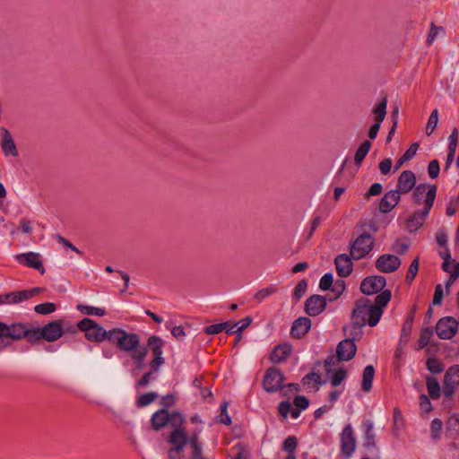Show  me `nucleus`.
<instances>
[{"instance_id": "obj_15", "label": "nucleus", "mask_w": 459, "mask_h": 459, "mask_svg": "<svg viewBox=\"0 0 459 459\" xmlns=\"http://www.w3.org/2000/svg\"><path fill=\"white\" fill-rule=\"evenodd\" d=\"M16 260L22 265L39 271L41 274L45 273L41 256L38 253L28 252L20 254L16 256Z\"/></svg>"}, {"instance_id": "obj_60", "label": "nucleus", "mask_w": 459, "mask_h": 459, "mask_svg": "<svg viewBox=\"0 0 459 459\" xmlns=\"http://www.w3.org/2000/svg\"><path fill=\"white\" fill-rule=\"evenodd\" d=\"M459 277V266L455 265L453 269V273L450 274L449 279L446 282V288L448 289L454 282L456 281V279Z\"/></svg>"}, {"instance_id": "obj_63", "label": "nucleus", "mask_w": 459, "mask_h": 459, "mask_svg": "<svg viewBox=\"0 0 459 459\" xmlns=\"http://www.w3.org/2000/svg\"><path fill=\"white\" fill-rule=\"evenodd\" d=\"M154 379L152 372L145 373L143 377L139 380L138 385L141 386H147L152 380Z\"/></svg>"}, {"instance_id": "obj_35", "label": "nucleus", "mask_w": 459, "mask_h": 459, "mask_svg": "<svg viewBox=\"0 0 459 459\" xmlns=\"http://www.w3.org/2000/svg\"><path fill=\"white\" fill-rule=\"evenodd\" d=\"M418 150L417 144H412L411 147L401 156V158L397 160L394 166V171L399 169L400 167L406 161L411 160L413 156L416 154Z\"/></svg>"}, {"instance_id": "obj_23", "label": "nucleus", "mask_w": 459, "mask_h": 459, "mask_svg": "<svg viewBox=\"0 0 459 459\" xmlns=\"http://www.w3.org/2000/svg\"><path fill=\"white\" fill-rule=\"evenodd\" d=\"M292 352V348L288 343L276 346L270 355V359L273 363H281L284 361Z\"/></svg>"}, {"instance_id": "obj_28", "label": "nucleus", "mask_w": 459, "mask_h": 459, "mask_svg": "<svg viewBox=\"0 0 459 459\" xmlns=\"http://www.w3.org/2000/svg\"><path fill=\"white\" fill-rule=\"evenodd\" d=\"M29 291L21 290L0 296V303L17 304L30 299Z\"/></svg>"}, {"instance_id": "obj_25", "label": "nucleus", "mask_w": 459, "mask_h": 459, "mask_svg": "<svg viewBox=\"0 0 459 459\" xmlns=\"http://www.w3.org/2000/svg\"><path fill=\"white\" fill-rule=\"evenodd\" d=\"M446 388H450L449 393H452L455 386L459 385V365L450 367L444 377Z\"/></svg>"}, {"instance_id": "obj_39", "label": "nucleus", "mask_w": 459, "mask_h": 459, "mask_svg": "<svg viewBox=\"0 0 459 459\" xmlns=\"http://www.w3.org/2000/svg\"><path fill=\"white\" fill-rule=\"evenodd\" d=\"M391 299V292L389 290H381V292L375 298L373 306L379 307L382 309L385 307Z\"/></svg>"}, {"instance_id": "obj_14", "label": "nucleus", "mask_w": 459, "mask_h": 459, "mask_svg": "<svg viewBox=\"0 0 459 459\" xmlns=\"http://www.w3.org/2000/svg\"><path fill=\"white\" fill-rule=\"evenodd\" d=\"M401 265V259L390 254L380 255L376 261V267L382 273H389L396 271Z\"/></svg>"}, {"instance_id": "obj_41", "label": "nucleus", "mask_w": 459, "mask_h": 459, "mask_svg": "<svg viewBox=\"0 0 459 459\" xmlns=\"http://www.w3.org/2000/svg\"><path fill=\"white\" fill-rule=\"evenodd\" d=\"M158 397V394L154 392L145 393L141 394L137 399V405L140 407H144L151 404L154 402Z\"/></svg>"}, {"instance_id": "obj_2", "label": "nucleus", "mask_w": 459, "mask_h": 459, "mask_svg": "<svg viewBox=\"0 0 459 459\" xmlns=\"http://www.w3.org/2000/svg\"><path fill=\"white\" fill-rule=\"evenodd\" d=\"M437 190L435 185L426 183L420 184L415 187L412 193V202L417 205L423 204V208L415 212L407 220L406 225L410 231H415L423 225L434 204Z\"/></svg>"}, {"instance_id": "obj_4", "label": "nucleus", "mask_w": 459, "mask_h": 459, "mask_svg": "<svg viewBox=\"0 0 459 459\" xmlns=\"http://www.w3.org/2000/svg\"><path fill=\"white\" fill-rule=\"evenodd\" d=\"M383 309L373 303L368 299H361L357 304L352 313V322L355 325L361 327L367 325L375 326L379 322Z\"/></svg>"}, {"instance_id": "obj_56", "label": "nucleus", "mask_w": 459, "mask_h": 459, "mask_svg": "<svg viewBox=\"0 0 459 459\" xmlns=\"http://www.w3.org/2000/svg\"><path fill=\"white\" fill-rule=\"evenodd\" d=\"M440 31H443V28L442 27H437V26L434 25L433 23L431 24V28H430L429 33V35L427 37V43H428V45H431L435 41L437 34Z\"/></svg>"}, {"instance_id": "obj_50", "label": "nucleus", "mask_w": 459, "mask_h": 459, "mask_svg": "<svg viewBox=\"0 0 459 459\" xmlns=\"http://www.w3.org/2000/svg\"><path fill=\"white\" fill-rule=\"evenodd\" d=\"M345 290V283L342 280H338L333 283L331 290L334 294V299H337Z\"/></svg>"}, {"instance_id": "obj_42", "label": "nucleus", "mask_w": 459, "mask_h": 459, "mask_svg": "<svg viewBox=\"0 0 459 459\" xmlns=\"http://www.w3.org/2000/svg\"><path fill=\"white\" fill-rule=\"evenodd\" d=\"M298 446V439L294 436H290L282 443V449L289 453V455H295V450Z\"/></svg>"}, {"instance_id": "obj_38", "label": "nucleus", "mask_w": 459, "mask_h": 459, "mask_svg": "<svg viewBox=\"0 0 459 459\" xmlns=\"http://www.w3.org/2000/svg\"><path fill=\"white\" fill-rule=\"evenodd\" d=\"M438 123V110L436 108L434 109L428 120L427 126H426V134L428 135H430L435 131L437 125Z\"/></svg>"}, {"instance_id": "obj_61", "label": "nucleus", "mask_w": 459, "mask_h": 459, "mask_svg": "<svg viewBox=\"0 0 459 459\" xmlns=\"http://www.w3.org/2000/svg\"><path fill=\"white\" fill-rule=\"evenodd\" d=\"M273 292H274V289L273 288H272V287L265 288V289L260 290L256 293L255 297H256V299L262 300V299L267 298L268 296H270L271 294H273Z\"/></svg>"}, {"instance_id": "obj_21", "label": "nucleus", "mask_w": 459, "mask_h": 459, "mask_svg": "<svg viewBox=\"0 0 459 459\" xmlns=\"http://www.w3.org/2000/svg\"><path fill=\"white\" fill-rule=\"evenodd\" d=\"M326 300L323 296L314 295L306 302V312L310 316H316L325 310Z\"/></svg>"}, {"instance_id": "obj_27", "label": "nucleus", "mask_w": 459, "mask_h": 459, "mask_svg": "<svg viewBox=\"0 0 459 459\" xmlns=\"http://www.w3.org/2000/svg\"><path fill=\"white\" fill-rule=\"evenodd\" d=\"M2 150L5 156L11 155L13 157L18 156V151L16 145L12 138L11 134L4 129L3 140H2Z\"/></svg>"}, {"instance_id": "obj_40", "label": "nucleus", "mask_w": 459, "mask_h": 459, "mask_svg": "<svg viewBox=\"0 0 459 459\" xmlns=\"http://www.w3.org/2000/svg\"><path fill=\"white\" fill-rule=\"evenodd\" d=\"M346 370L343 368H338L332 376L330 379L331 385L333 387H338L342 382L346 378Z\"/></svg>"}, {"instance_id": "obj_16", "label": "nucleus", "mask_w": 459, "mask_h": 459, "mask_svg": "<svg viewBox=\"0 0 459 459\" xmlns=\"http://www.w3.org/2000/svg\"><path fill=\"white\" fill-rule=\"evenodd\" d=\"M386 107L387 100L385 98L374 108L375 123L371 126L368 132V137L372 140L377 137L381 123L385 117Z\"/></svg>"}, {"instance_id": "obj_47", "label": "nucleus", "mask_w": 459, "mask_h": 459, "mask_svg": "<svg viewBox=\"0 0 459 459\" xmlns=\"http://www.w3.org/2000/svg\"><path fill=\"white\" fill-rule=\"evenodd\" d=\"M293 404L297 409H299L301 411H305L309 406V401L308 399L304 395H297L293 399Z\"/></svg>"}, {"instance_id": "obj_57", "label": "nucleus", "mask_w": 459, "mask_h": 459, "mask_svg": "<svg viewBox=\"0 0 459 459\" xmlns=\"http://www.w3.org/2000/svg\"><path fill=\"white\" fill-rule=\"evenodd\" d=\"M307 282L305 281H300L297 283L294 290V295L296 298H301L307 290Z\"/></svg>"}, {"instance_id": "obj_52", "label": "nucleus", "mask_w": 459, "mask_h": 459, "mask_svg": "<svg viewBox=\"0 0 459 459\" xmlns=\"http://www.w3.org/2000/svg\"><path fill=\"white\" fill-rule=\"evenodd\" d=\"M432 336V331L429 330V329H425L424 331H422L420 336V339H419V347L420 348H424L425 346H427L430 341V338Z\"/></svg>"}, {"instance_id": "obj_48", "label": "nucleus", "mask_w": 459, "mask_h": 459, "mask_svg": "<svg viewBox=\"0 0 459 459\" xmlns=\"http://www.w3.org/2000/svg\"><path fill=\"white\" fill-rule=\"evenodd\" d=\"M419 271V260L414 259L410 264L409 270L407 272L406 280L409 282H411L413 279L416 277Z\"/></svg>"}, {"instance_id": "obj_7", "label": "nucleus", "mask_w": 459, "mask_h": 459, "mask_svg": "<svg viewBox=\"0 0 459 459\" xmlns=\"http://www.w3.org/2000/svg\"><path fill=\"white\" fill-rule=\"evenodd\" d=\"M357 447V441L351 424H347L340 434V451L347 459L351 458Z\"/></svg>"}, {"instance_id": "obj_44", "label": "nucleus", "mask_w": 459, "mask_h": 459, "mask_svg": "<svg viewBox=\"0 0 459 459\" xmlns=\"http://www.w3.org/2000/svg\"><path fill=\"white\" fill-rule=\"evenodd\" d=\"M229 325L230 323L228 322L211 325L204 328V333L207 334H217L226 329Z\"/></svg>"}, {"instance_id": "obj_29", "label": "nucleus", "mask_w": 459, "mask_h": 459, "mask_svg": "<svg viewBox=\"0 0 459 459\" xmlns=\"http://www.w3.org/2000/svg\"><path fill=\"white\" fill-rule=\"evenodd\" d=\"M301 383L304 386L307 388H314L325 384V381L322 378V375L317 372H310L303 377Z\"/></svg>"}, {"instance_id": "obj_51", "label": "nucleus", "mask_w": 459, "mask_h": 459, "mask_svg": "<svg viewBox=\"0 0 459 459\" xmlns=\"http://www.w3.org/2000/svg\"><path fill=\"white\" fill-rule=\"evenodd\" d=\"M278 410L279 413L283 417V419L287 420L291 411V404L288 401H283L280 403Z\"/></svg>"}, {"instance_id": "obj_12", "label": "nucleus", "mask_w": 459, "mask_h": 459, "mask_svg": "<svg viewBox=\"0 0 459 459\" xmlns=\"http://www.w3.org/2000/svg\"><path fill=\"white\" fill-rule=\"evenodd\" d=\"M36 334L48 342H55L62 337L64 329L59 321H53L38 328Z\"/></svg>"}, {"instance_id": "obj_58", "label": "nucleus", "mask_w": 459, "mask_h": 459, "mask_svg": "<svg viewBox=\"0 0 459 459\" xmlns=\"http://www.w3.org/2000/svg\"><path fill=\"white\" fill-rule=\"evenodd\" d=\"M379 169L382 174L387 175L391 172L392 169V160L385 159L379 163Z\"/></svg>"}, {"instance_id": "obj_5", "label": "nucleus", "mask_w": 459, "mask_h": 459, "mask_svg": "<svg viewBox=\"0 0 459 459\" xmlns=\"http://www.w3.org/2000/svg\"><path fill=\"white\" fill-rule=\"evenodd\" d=\"M78 328L85 333V337L91 342L108 341L110 330L107 331L102 326L90 318H83L77 324Z\"/></svg>"}, {"instance_id": "obj_55", "label": "nucleus", "mask_w": 459, "mask_h": 459, "mask_svg": "<svg viewBox=\"0 0 459 459\" xmlns=\"http://www.w3.org/2000/svg\"><path fill=\"white\" fill-rule=\"evenodd\" d=\"M168 329L171 331L172 335L177 339H183L186 335L184 328L180 325L171 327L169 323L166 324Z\"/></svg>"}, {"instance_id": "obj_33", "label": "nucleus", "mask_w": 459, "mask_h": 459, "mask_svg": "<svg viewBox=\"0 0 459 459\" xmlns=\"http://www.w3.org/2000/svg\"><path fill=\"white\" fill-rule=\"evenodd\" d=\"M427 388L432 399H437L440 397V385L437 378L430 377H428Z\"/></svg>"}, {"instance_id": "obj_18", "label": "nucleus", "mask_w": 459, "mask_h": 459, "mask_svg": "<svg viewBox=\"0 0 459 459\" xmlns=\"http://www.w3.org/2000/svg\"><path fill=\"white\" fill-rule=\"evenodd\" d=\"M416 176L411 170L403 171L397 180V189L399 194H407L416 187Z\"/></svg>"}, {"instance_id": "obj_30", "label": "nucleus", "mask_w": 459, "mask_h": 459, "mask_svg": "<svg viewBox=\"0 0 459 459\" xmlns=\"http://www.w3.org/2000/svg\"><path fill=\"white\" fill-rule=\"evenodd\" d=\"M375 377V368L373 366H367L362 374L361 388L364 392H369L372 388V383Z\"/></svg>"}, {"instance_id": "obj_10", "label": "nucleus", "mask_w": 459, "mask_h": 459, "mask_svg": "<svg viewBox=\"0 0 459 459\" xmlns=\"http://www.w3.org/2000/svg\"><path fill=\"white\" fill-rule=\"evenodd\" d=\"M283 381L284 377L281 371L275 368H270L264 374L263 386L266 392L274 393L281 388Z\"/></svg>"}, {"instance_id": "obj_64", "label": "nucleus", "mask_w": 459, "mask_h": 459, "mask_svg": "<svg viewBox=\"0 0 459 459\" xmlns=\"http://www.w3.org/2000/svg\"><path fill=\"white\" fill-rule=\"evenodd\" d=\"M251 322H252L251 318L249 316H247V317L242 318L241 320L236 322V325L241 333L243 330H245L247 327L249 326Z\"/></svg>"}, {"instance_id": "obj_59", "label": "nucleus", "mask_w": 459, "mask_h": 459, "mask_svg": "<svg viewBox=\"0 0 459 459\" xmlns=\"http://www.w3.org/2000/svg\"><path fill=\"white\" fill-rule=\"evenodd\" d=\"M455 265H458L459 266V263L455 262V260H447V261H444L443 264H442V269L449 273V274H452L453 273V269L454 267H455Z\"/></svg>"}, {"instance_id": "obj_11", "label": "nucleus", "mask_w": 459, "mask_h": 459, "mask_svg": "<svg viewBox=\"0 0 459 459\" xmlns=\"http://www.w3.org/2000/svg\"><path fill=\"white\" fill-rule=\"evenodd\" d=\"M458 322L453 316H445L438 320L436 333L440 339L449 340L457 333Z\"/></svg>"}, {"instance_id": "obj_8", "label": "nucleus", "mask_w": 459, "mask_h": 459, "mask_svg": "<svg viewBox=\"0 0 459 459\" xmlns=\"http://www.w3.org/2000/svg\"><path fill=\"white\" fill-rule=\"evenodd\" d=\"M374 247V238L369 233L359 235L351 247V255L359 260L366 256Z\"/></svg>"}, {"instance_id": "obj_49", "label": "nucleus", "mask_w": 459, "mask_h": 459, "mask_svg": "<svg viewBox=\"0 0 459 459\" xmlns=\"http://www.w3.org/2000/svg\"><path fill=\"white\" fill-rule=\"evenodd\" d=\"M420 407L423 413H429L432 410V404L426 394L420 396Z\"/></svg>"}, {"instance_id": "obj_46", "label": "nucleus", "mask_w": 459, "mask_h": 459, "mask_svg": "<svg viewBox=\"0 0 459 459\" xmlns=\"http://www.w3.org/2000/svg\"><path fill=\"white\" fill-rule=\"evenodd\" d=\"M458 140V131L454 128L450 135L448 136V147L447 152H456Z\"/></svg>"}, {"instance_id": "obj_32", "label": "nucleus", "mask_w": 459, "mask_h": 459, "mask_svg": "<svg viewBox=\"0 0 459 459\" xmlns=\"http://www.w3.org/2000/svg\"><path fill=\"white\" fill-rule=\"evenodd\" d=\"M443 431V422L440 419L435 418L430 424V435L434 442H437L441 438Z\"/></svg>"}, {"instance_id": "obj_17", "label": "nucleus", "mask_w": 459, "mask_h": 459, "mask_svg": "<svg viewBox=\"0 0 459 459\" xmlns=\"http://www.w3.org/2000/svg\"><path fill=\"white\" fill-rule=\"evenodd\" d=\"M28 333L27 327L22 324H13L7 325L0 323V339L2 337H10L12 339H22Z\"/></svg>"}, {"instance_id": "obj_6", "label": "nucleus", "mask_w": 459, "mask_h": 459, "mask_svg": "<svg viewBox=\"0 0 459 459\" xmlns=\"http://www.w3.org/2000/svg\"><path fill=\"white\" fill-rule=\"evenodd\" d=\"M185 423L184 416L178 412L173 411L171 413L165 409H160L156 411L152 417V428L155 430H160L167 425L171 427L183 425Z\"/></svg>"}, {"instance_id": "obj_62", "label": "nucleus", "mask_w": 459, "mask_h": 459, "mask_svg": "<svg viewBox=\"0 0 459 459\" xmlns=\"http://www.w3.org/2000/svg\"><path fill=\"white\" fill-rule=\"evenodd\" d=\"M383 190V186L380 183H374L370 186L368 191V195H377L379 194H381Z\"/></svg>"}, {"instance_id": "obj_1", "label": "nucleus", "mask_w": 459, "mask_h": 459, "mask_svg": "<svg viewBox=\"0 0 459 459\" xmlns=\"http://www.w3.org/2000/svg\"><path fill=\"white\" fill-rule=\"evenodd\" d=\"M108 342L116 345L120 351L130 355L137 368L144 367V360L148 354V349L141 345L140 336L134 333H129L122 328L110 329Z\"/></svg>"}, {"instance_id": "obj_53", "label": "nucleus", "mask_w": 459, "mask_h": 459, "mask_svg": "<svg viewBox=\"0 0 459 459\" xmlns=\"http://www.w3.org/2000/svg\"><path fill=\"white\" fill-rule=\"evenodd\" d=\"M444 298V287L441 284H437L435 288L433 296V305H440Z\"/></svg>"}, {"instance_id": "obj_34", "label": "nucleus", "mask_w": 459, "mask_h": 459, "mask_svg": "<svg viewBox=\"0 0 459 459\" xmlns=\"http://www.w3.org/2000/svg\"><path fill=\"white\" fill-rule=\"evenodd\" d=\"M370 147H371V143L368 140L364 141L359 145V147L358 148V150H357V152L355 153V157H354V161H355L356 164L359 165V164H360L362 162L364 158L368 153V152L370 150Z\"/></svg>"}, {"instance_id": "obj_45", "label": "nucleus", "mask_w": 459, "mask_h": 459, "mask_svg": "<svg viewBox=\"0 0 459 459\" xmlns=\"http://www.w3.org/2000/svg\"><path fill=\"white\" fill-rule=\"evenodd\" d=\"M440 172V166L437 160H433L429 163L428 166V174L429 177L432 179H435L438 177Z\"/></svg>"}, {"instance_id": "obj_9", "label": "nucleus", "mask_w": 459, "mask_h": 459, "mask_svg": "<svg viewBox=\"0 0 459 459\" xmlns=\"http://www.w3.org/2000/svg\"><path fill=\"white\" fill-rule=\"evenodd\" d=\"M147 345L153 357L150 362V367L153 371H157L160 367L165 363V359L162 356L164 341L156 335H152L147 340Z\"/></svg>"}, {"instance_id": "obj_3", "label": "nucleus", "mask_w": 459, "mask_h": 459, "mask_svg": "<svg viewBox=\"0 0 459 459\" xmlns=\"http://www.w3.org/2000/svg\"><path fill=\"white\" fill-rule=\"evenodd\" d=\"M168 442L173 446L169 450V459H181V454L187 443L193 449V459L202 458V446L198 442V433L195 432L188 437L183 425L173 426Z\"/></svg>"}, {"instance_id": "obj_31", "label": "nucleus", "mask_w": 459, "mask_h": 459, "mask_svg": "<svg viewBox=\"0 0 459 459\" xmlns=\"http://www.w3.org/2000/svg\"><path fill=\"white\" fill-rule=\"evenodd\" d=\"M76 308L82 314L87 315V316H103L106 314V311L104 308L92 307V306H89V305L78 304Z\"/></svg>"}, {"instance_id": "obj_13", "label": "nucleus", "mask_w": 459, "mask_h": 459, "mask_svg": "<svg viewBox=\"0 0 459 459\" xmlns=\"http://www.w3.org/2000/svg\"><path fill=\"white\" fill-rule=\"evenodd\" d=\"M385 278L379 275L365 278L360 284V290L366 295H372L381 291L385 286Z\"/></svg>"}, {"instance_id": "obj_43", "label": "nucleus", "mask_w": 459, "mask_h": 459, "mask_svg": "<svg viewBox=\"0 0 459 459\" xmlns=\"http://www.w3.org/2000/svg\"><path fill=\"white\" fill-rule=\"evenodd\" d=\"M333 283V275L331 273H325L319 281V288L322 290H330Z\"/></svg>"}, {"instance_id": "obj_26", "label": "nucleus", "mask_w": 459, "mask_h": 459, "mask_svg": "<svg viewBox=\"0 0 459 459\" xmlns=\"http://www.w3.org/2000/svg\"><path fill=\"white\" fill-rule=\"evenodd\" d=\"M311 327V321L307 317H299L296 319L290 329V333L294 337H300L307 333Z\"/></svg>"}, {"instance_id": "obj_36", "label": "nucleus", "mask_w": 459, "mask_h": 459, "mask_svg": "<svg viewBox=\"0 0 459 459\" xmlns=\"http://www.w3.org/2000/svg\"><path fill=\"white\" fill-rule=\"evenodd\" d=\"M426 366L428 370L433 374H439L444 370L442 362L437 358H429Z\"/></svg>"}, {"instance_id": "obj_24", "label": "nucleus", "mask_w": 459, "mask_h": 459, "mask_svg": "<svg viewBox=\"0 0 459 459\" xmlns=\"http://www.w3.org/2000/svg\"><path fill=\"white\" fill-rule=\"evenodd\" d=\"M364 431V446L366 448H372L377 446L376 434L374 432V423L370 420H366L362 422Z\"/></svg>"}, {"instance_id": "obj_20", "label": "nucleus", "mask_w": 459, "mask_h": 459, "mask_svg": "<svg viewBox=\"0 0 459 459\" xmlns=\"http://www.w3.org/2000/svg\"><path fill=\"white\" fill-rule=\"evenodd\" d=\"M399 191L391 190L386 192L379 202V210L383 213L391 212L400 202Z\"/></svg>"}, {"instance_id": "obj_37", "label": "nucleus", "mask_w": 459, "mask_h": 459, "mask_svg": "<svg viewBox=\"0 0 459 459\" xmlns=\"http://www.w3.org/2000/svg\"><path fill=\"white\" fill-rule=\"evenodd\" d=\"M56 309V305L52 302H45L34 307V311L39 315H49L55 312Z\"/></svg>"}, {"instance_id": "obj_22", "label": "nucleus", "mask_w": 459, "mask_h": 459, "mask_svg": "<svg viewBox=\"0 0 459 459\" xmlns=\"http://www.w3.org/2000/svg\"><path fill=\"white\" fill-rule=\"evenodd\" d=\"M334 263L337 273L341 277H347L352 272V263L347 255H337Z\"/></svg>"}, {"instance_id": "obj_19", "label": "nucleus", "mask_w": 459, "mask_h": 459, "mask_svg": "<svg viewBox=\"0 0 459 459\" xmlns=\"http://www.w3.org/2000/svg\"><path fill=\"white\" fill-rule=\"evenodd\" d=\"M357 351L355 342L351 339H344L341 341L336 349V354L340 360L348 361L351 359Z\"/></svg>"}, {"instance_id": "obj_54", "label": "nucleus", "mask_w": 459, "mask_h": 459, "mask_svg": "<svg viewBox=\"0 0 459 459\" xmlns=\"http://www.w3.org/2000/svg\"><path fill=\"white\" fill-rule=\"evenodd\" d=\"M227 407H228L227 403H224L223 404L221 405L220 422L224 425L229 426L231 423V419L227 412Z\"/></svg>"}]
</instances>
